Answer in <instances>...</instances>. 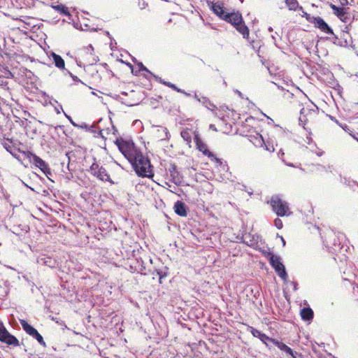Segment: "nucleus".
<instances>
[{
    "label": "nucleus",
    "mask_w": 358,
    "mask_h": 358,
    "mask_svg": "<svg viewBox=\"0 0 358 358\" xmlns=\"http://www.w3.org/2000/svg\"><path fill=\"white\" fill-rule=\"evenodd\" d=\"M115 143L119 150L131 164L138 176L149 178L154 176L149 159L143 155L133 142L117 139Z\"/></svg>",
    "instance_id": "1"
},
{
    "label": "nucleus",
    "mask_w": 358,
    "mask_h": 358,
    "mask_svg": "<svg viewBox=\"0 0 358 358\" xmlns=\"http://www.w3.org/2000/svg\"><path fill=\"white\" fill-rule=\"evenodd\" d=\"M207 4L210 9L213 11V13L215 15H216L220 19L223 20L227 22H228V21H230V19L231 17H236L235 19L233 18L234 20H238V15H234L236 13L235 11H226L224 8V3L221 0H208Z\"/></svg>",
    "instance_id": "2"
},
{
    "label": "nucleus",
    "mask_w": 358,
    "mask_h": 358,
    "mask_svg": "<svg viewBox=\"0 0 358 358\" xmlns=\"http://www.w3.org/2000/svg\"><path fill=\"white\" fill-rule=\"evenodd\" d=\"M269 203L278 216H287L292 213L289 211L288 203L282 200L278 195L273 196Z\"/></svg>",
    "instance_id": "3"
},
{
    "label": "nucleus",
    "mask_w": 358,
    "mask_h": 358,
    "mask_svg": "<svg viewBox=\"0 0 358 358\" xmlns=\"http://www.w3.org/2000/svg\"><path fill=\"white\" fill-rule=\"evenodd\" d=\"M22 153L29 159L30 162L33 163L49 178V176L52 175V173L48 164L44 160L30 151H24Z\"/></svg>",
    "instance_id": "4"
},
{
    "label": "nucleus",
    "mask_w": 358,
    "mask_h": 358,
    "mask_svg": "<svg viewBox=\"0 0 358 358\" xmlns=\"http://www.w3.org/2000/svg\"><path fill=\"white\" fill-rule=\"evenodd\" d=\"M305 15L306 19L312 24H314L315 27L319 29L321 31L329 34L331 36H334V33L333 29L329 27V25L320 17H310V15L305 13Z\"/></svg>",
    "instance_id": "5"
},
{
    "label": "nucleus",
    "mask_w": 358,
    "mask_h": 358,
    "mask_svg": "<svg viewBox=\"0 0 358 358\" xmlns=\"http://www.w3.org/2000/svg\"><path fill=\"white\" fill-rule=\"evenodd\" d=\"M305 15L306 19L312 24H314L315 27L319 29L321 31L329 34L331 36H334V33L333 29L329 27V25L320 17H310V15L305 13Z\"/></svg>",
    "instance_id": "6"
},
{
    "label": "nucleus",
    "mask_w": 358,
    "mask_h": 358,
    "mask_svg": "<svg viewBox=\"0 0 358 358\" xmlns=\"http://www.w3.org/2000/svg\"><path fill=\"white\" fill-rule=\"evenodd\" d=\"M234 15L239 17L237 18L238 20H234L233 18L235 19L236 17H231L228 22L231 24L243 35L244 38H248L249 36V29L244 22L241 14L237 11Z\"/></svg>",
    "instance_id": "7"
},
{
    "label": "nucleus",
    "mask_w": 358,
    "mask_h": 358,
    "mask_svg": "<svg viewBox=\"0 0 358 358\" xmlns=\"http://www.w3.org/2000/svg\"><path fill=\"white\" fill-rule=\"evenodd\" d=\"M271 266L274 268L278 275L283 280H285L287 278V273L284 264L280 261V257L278 255L271 257L269 261Z\"/></svg>",
    "instance_id": "8"
},
{
    "label": "nucleus",
    "mask_w": 358,
    "mask_h": 358,
    "mask_svg": "<svg viewBox=\"0 0 358 358\" xmlns=\"http://www.w3.org/2000/svg\"><path fill=\"white\" fill-rule=\"evenodd\" d=\"M80 55L87 65H93L99 61L98 57L94 55V48L92 45L83 48L80 50Z\"/></svg>",
    "instance_id": "9"
},
{
    "label": "nucleus",
    "mask_w": 358,
    "mask_h": 358,
    "mask_svg": "<svg viewBox=\"0 0 358 358\" xmlns=\"http://www.w3.org/2000/svg\"><path fill=\"white\" fill-rule=\"evenodd\" d=\"M341 236H336L334 233L329 235L328 238L326 240L327 247L329 248V252H336L341 249Z\"/></svg>",
    "instance_id": "10"
},
{
    "label": "nucleus",
    "mask_w": 358,
    "mask_h": 358,
    "mask_svg": "<svg viewBox=\"0 0 358 358\" xmlns=\"http://www.w3.org/2000/svg\"><path fill=\"white\" fill-rule=\"evenodd\" d=\"M0 341L10 345H19V341L17 338L11 335L2 324H0Z\"/></svg>",
    "instance_id": "11"
},
{
    "label": "nucleus",
    "mask_w": 358,
    "mask_h": 358,
    "mask_svg": "<svg viewBox=\"0 0 358 358\" xmlns=\"http://www.w3.org/2000/svg\"><path fill=\"white\" fill-rule=\"evenodd\" d=\"M330 8L332 9L334 14L342 22L347 23L350 21V15L345 11L343 7H338L333 3H330Z\"/></svg>",
    "instance_id": "12"
},
{
    "label": "nucleus",
    "mask_w": 358,
    "mask_h": 358,
    "mask_svg": "<svg viewBox=\"0 0 358 358\" xmlns=\"http://www.w3.org/2000/svg\"><path fill=\"white\" fill-rule=\"evenodd\" d=\"M194 142L196 143L197 149L203 152V155L208 156L210 158H214L217 162H219L220 159L216 158L213 152L208 150L206 144H205L198 134L194 135Z\"/></svg>",
    "instance_id": "13"
},
{
    "label": "nucleus",
    "mask_w": 358,
    "mask_h": 358,
    "mask_svg": "<svg viewBox=\"0 0 358 358\" xmlns=\"http://www.w3.org/2000/svg\"><path fill=\"white\" fill-rule=\"evenodd\" d=\"M169 171L173 182H174L176 185L180 184L182 182V176L180 172L178 171L177 166L175 164H170Z\"/></svg>",
    "instance_id": "14"
},
{
    "label": "nucleus",
    "mask_w": 358,
    "mask_h": 358,
    "mask_svg": "<svg viewBox=\"0 0 358 358\" xmlns=\"http://www.w3.org/2000/svg\"><path fill=\"white\" fill-rule=\"evenodd\" d=\"M243 241L246 245L250 247H256L259 241V236L257 234H252L250 233H245L243 235Z\"/></svg>",
    "instance_id": "15"
},
{
    "label": "nucleus",
    "mask_w": 358,
    "mask_h": 358,
    "mask_svg": "<svg viewBox=\"0 0 358 358\" xmlns=\"http://www.w3.org/2000/svg\"><path fill=\"white\" fill-rule=\"evenodd\" d=\"M37 263L41 265L46 266L49 268H55L57 265V262L55 259L48 256H41L37 258Z\"/></svg>",
    "instance_id": "16"
},
{
    "label": "nucleus",
    "mask_w": 358,
    "mask_h": 358,
    "mask_svg": "<svg viewBox=\"0 0 358 358\" xmlns=\"http://www.w3.org/2000/svg\"><path fill=\"white\" fill-rule=\"evenodd\" d=\"M250 141L257 148H263L264 145H266V142L263 138L262 136L259 134H256L255 135H250L249 136Z\"/></svg>",
    "instance_id": "17"
},
{
    "label": "nucleus",
    "mask_w": 358,
    "mask_h": 358,
    "mask_svg": "<svg viewBox=\"0 0 358 358\" xmlns=\"http://www.w3.org/2000/svg\"><path fill=\"white\" fill-rule=\"evenodd\" d=\"M157 128L156 137L161 141L167 140L170 137L169 132L167 128L162 126H153Z\"/></svg>",
    "instance_id": "18"
},
{
    "label": "nucleus",
    "mask_w": 358,
    "mask_h": 358,
    "mask_svg": "<svg viewBox=\"0 0 358 358\" xmlns=\"http://www.w3.org/2000/svg\"><path fill=\"white\" fill-rule=\"evenodd\" d=\"M273 343L280 350L291 355L293 358H296L295 355H296V352H294L292 349H291L289 346H287L284 343L279 341H273Z\"/></svg>",
    "instance_id": "19"
},
{
    "label": "nucleus",
    "mask_w": 358,
    "mask_h": 358,
    "mask_svg": "<svg viewBox=\"0 0 358 358\" xmlns=\"http://www.w3.org/2000/svg\"><path fill=\"white\" fill-rule=\"evenodd\" d=\"M175 213L181 217H185L187 215V208L184 202L181 201H177L174 203Z\"/></svg>",
    "instance_id": "20"
},
{
    "label": "nucleus",
    "mask_w": 358,
    "mask_h": 358,
    "mask_svg": "<svg viewBox=\"0 0 358 358\" xmlns=\"http://www.w3.org/2000/svg\"><path fill=\"white\" fill-rule=\"evenodd\" d=\"M20 323L23 329V330L28 334L29 335L33 336L38 331L34 327L29 324L24 320H20Z\"/></svg>",
    "instance_id": "21"
},
{
    "label": "nucleus",
    "mask_w": 358,
    "mask_h": 358,
    "mask_svg": "<svg viewBox=\"0 0 358 358\" xmlns=\"http://www.w3.org/2000/svg\"><path fill=\"white\" fill-rule=\"evenodd\" d=\"M51 7L61 15L67 16L69 19L71 18V15L65 5L60 3L57 5H51Z\"/></svg>",
    "instance_id": "22"
},
{
    "label": "nucleus",
    "mask_w": 358,
    "mask_h": 358,
    "mask_svg": "<svg viewBox=\"0 0 358 358\" xmlns=\"http://www.w3.org/2000/svg\"><path fill=\"white\" fill-rule=\"evenodd\" d=\"M313 311L309 307L303 308L301 310V317L305 321H310L313 318Z\"/></svg>",
    "instance_id": "23"
},
{
    "label": "nucleus",
    "mask_w": 358,
    "mask_h": 358,
    "mask_svg": "<svg viewBox=\"0 0 358 358\" xmlns=\"http://www.w3.org/2000/svg\"><path fill=\"white\" fill-rule=\"evenodd\" d=\"M250 333L254 337L259 338L263 343H266V341L269 340V337L265 334L262 333L258 329H256L252 327H250Z\"/></svg>",
    "instance_id": "24"
},
{
    "label": "nucleus",
    "mask_w": 358,
    "mask_h": 358,
    "mask_svg": "<svg viewBox=\"0 0 358 358\" xmlns=\"http://www.w3.org/2000/svg\"><path fill=\"white\" fill-rule=\"evenodd\" d=\"M94 176L102 181H108L110 183H113V182L110 180V176L108 174L106 169L103 166L101 169H99V171Z\"/></svg>",
    "instance_id": "25"
},
{
    "label": "nucleus",
    "mask_w": 358,
    "mask_h": 358,
    "mask_svg": "<svg viewBox=\"0 0 358 358\" xmlns=\"http://www.w3.org/2000/svg\"><path fill=\"white\" fill-rule=\"evenodd\" d=\"M52 57L53 59L55 65L57 68H59L60 69H64L65 62H64V60L62 59V57L60 55H59L55 52H52Z\"/></svg>",
    "instance_id": "26"
},
{
    "label": "nucleus",
    "mask_w": 358,
    "mask_h": 358,
    "mask_svg": "<svg viewBox=\"0 0 358 358\" xmlns=\"http://www.w3.org/2000/svg\"><path fill=\"white\" fill-rule=\"evenodd\" d=\"M286 6L291 10H296L297 9L302 10L303 7L299 6L297 0H285Z\"/></svg>",
    "instance_id": "27"
},
{
    "label": "nucleus",
    "mask_w": 358,
    "mask_h": 358,
    "mask_svg": "<svg viewBox=\"0 0 358 358\" xmlns=\"http://www.w3.org/2000/svg\"><path fill=\"white\" fill-rule=\"evenodd\" d=\"M11 142L6 143L5 142L3 145V148L10 152L15 158L18 159L17 152H20L19 149H16L13 145H10Z\"/></svg>",
    "instance_id": "28"
},
{
    "label": "nucleus",
    "mask_w": 358,
    "mask_h": 358,
    "mask_svg": "<svg viewBox=\"0 0 358 358\" xmlns=\"http://www.w3.org/2000/svg\"><path fill=\"white\" fill-rule=\"evenodd\" d=\"M155 78L156 80L159 81L160 83H162V84H163V85H166V86L173 89L175 91L176 90H178V87L176 85H174V84H173V83H171L170 82L164 81V80H162L161 78H159L158 76H155Z\"/></svg>",
    "instance_id": "29"
},
{
    "label": "nucleus",
    "mask_w": 358,
    "mask_h": 358,
    "mask_svg": "<svg viewBox=\"0 0 358 358\" xmlns=\"http://www.w3.org/2000/svg\"><path fill=\"white\" fill-rule=\"evenodd\" d=\"M201 103L208 109H210V107H213V108H216V106L207 97L201 96Z\"/></svg>",
    "instance_id": "30"
},
{
    "label": "nucleus",
    "mask_w": 358,
    "mask_h": 358,
    "mask_svg": "<svg viewBox=\"0 0 358 358\" xmlns=\"http://www.w3.org/2000/svg\"><path fill=\"white\" fill-rule=\"evenodd\" d=\"M101 167L102 166H99L96 162H94L90 168V171L94 176L96 174H97Z\"/></svg>",
    "instance_id": "31"
},
{
    "label": "nucleus",
    "mask_w": 358,
    "mask_h": 358,
    "mask_svg": "<svg viewBox=\"0 0 358 358\" xmlns=\"http://www.w3.org/2000/svg\"><path fill=\"white\" fill-rule=\"evenodd\" d=\"M78 127H80V128H82V129H85L87 131H90L92 133H96V125L95 124H92V125H88L85 123H83L81 125H78Z\"/></svg>",
    "instance_id": "32"
},
{
    "label": "nucleus",
    "mask_w": 358,
    "mask_h": 358,
    "mask_svg": "<svg viewBox=\"0 0 358 358\" xmlns=\"http://www.w3.org/2000/svg\"><path fill=\"white\" fill-rule=\"evenodd\" d=\"M137 264H138V268H136V271L141 274L145 275L146 273L144 272L145 271V266H144L143 262L142 260H137Z\"/></svg>",
    "instance_id": "33"
},
{
    "label": "nucleus",
    "mask_w": 358,
    "mask_h": 358,
    "mask_svg": "<svg viewBox=\"0 0 358 358\" xmlns=\"http://www.w3.org/2000/svg\"><path fill=\"white\" fill-rule=\"evenodd\" d=\"M180 134H181L182 138L185 141H187V143L191 142L192 138H191L190 133L188 131L183 130V131H181Z\"/></svg>",
    "instance_id": "34"
},
{
    "label": "nucleus",
    "mask_w": 358,
    "mask_h": 358,
    "mask_svg": "<svg viewBox=\"0 0 358 358\" xmlns=\"http://www.w3.org/2000/svg\"><path fill=\"white\" fill-rule=\"evenodd\" d=\"M33 338H36V341L41 344L43 346H45V341H43V336L38 333V331L36 332V334H34L33 336Z\"/></svg>",
    "instance_id": "35"
},
{
    "label": "nucleus",
    "mask_w": 358,
    "mask_h": 358,
    "mask_svg": "<svg viewBox=\"0 0 358 358\" xmlns=\"http://www.w3.org/2000/svg\"><path fill=\"white\" fill-rule=\"evenodd\" d=\"M305 112V108H302L300 111V117H299V122H300V124H305L306 121H307V119L306 118V116L303 115Z\"/></svg>",
    "instance_id": "36"
},
{
    "label": "nucleus",
    "mask_w": 358,
    "mask_h": 358,
    "mask_svg": "<svg viewBox=\"0 0 358 358\" xmlns=\"http://www.w3.org/2000/svg\"><path fill=\"white\" fill-rule=\"evenodd\" d=\"M157 275L159 276V283H162V280L166 277V273L162 270H156Z\"/></svg>",
    "instance_id": "37"
},
{
    "label": "nucleus",
    "mask_w": 358,
    "mask_h": 358,
    "mask_svg": "<svg viewBox=\"0 0 358 358\" xmlns=\"http://www.w3.org/2000/svg\"><path fill=\"white\" fill-rule=\"evenodd\" d=\"M262 253H263L264 256L268 260V262L271 259V257L275 255L272 252H270L268 250H263Z\"/></svg>",
    "instance_id": "38"
},
{
    "label": "nucleus",
    "mask_w": 358,
    "mask_h": 358,
    "mask_svg": "<svg viewBox=\"0 0 358 358\" xmlns=\"http://www.w3.org/2000/svg\"><path fill=\"white\" fill-rule=\"evenodd\" d=\"M138 66H139V69L140 71H146L148 73H149L151 76H152L153 77H155V76L153 75L141 62H139L138 64Z\"/></svg>",
    "instance_id": "39"
},
{
    "label": "nucleus",
    "mask_w": 358,
    "mask_h": 358,
    "mask_svg": "<svg viewBox=\"0 0 358 358\" xmlns=\"http://www.w3.org/2000/svg\"><path fill=\"white\" fill-rule=\"evenodd\" d=\"M263 147L265 148L266 150H267L270 152H274V150H275L273 145H270L268 143V142H266V145H264Z\"/></svg>",
    "instance_id": "40"
},
{
    "label": "nucleus",
    "mask_w": 358,
    "mask_h": 358,
    "mask_svg": "<svg viewBox=\"0 0 358 358\" xmlns=\"http://www.w3.org/2000/svg\"><path fill=\"white\" fill-rule=\"evenodd\" d=\"M274 224H275V226L278 229H280L282 228V222L280 219L279 218H276L274 220Z\"/></svg>",
    "instance_id": "41"
},
{
    "label": "nucleus",
    "mask_w": 358,
    "mask_h": 358,
    "mask_svg": "<svg viewBox=\"0 0 358 358\" xmlns=\"http://www.w3.org/2000/svg\"><path fill=\"white\" fill-rule=\"evenodd\" d=\"M3 77L6 78H13L14 76L10 71H9L8 69H6L4 71Z\"/></svg>",
    "instance_id": "42"
},
{
    "label": "nucleus",
    "mask_w": 358,
    "mask_h": 358,
    "mask_svg": "<svg viewBox=\"0 0 358 358\" xmlns=\"http://www.w3.org/2000/svg\"><path fill=\"white\" fill-rule=\"evenodd\" d=\"M68 73L69 74V76L72 78V79L74 81L82 83V81L77 76H76L73 74H72L70 71H68Z\"/></svg>",
    "instance_id": "43"
},
{
    "label": "nucleus",
    "mask_w": 358,
    "mask_h": 358,
    "mask_svg": "<svg viewBox=\"0 0 358 358\" xmlns=\"http://www.w3.org/2000/svg\"><path fill=\"white\" fill-rule=\"evenodd\" d=\"M66 116V117L69 120V121L71 122V123L74 126V127H78V124H76L74 122H73V120L71 119V117L67 115H65Z\"/></svg>",
    "instance_id": "44"
},
{
    "label": "nucleus",
    "mask_w": 358,
    "mask_h": 358,
    "mask_svg": "<svg viewBox=\"0 0 358 358\" xmlns=\"http://www.w3.org/2000/svg\"><path fill=\"white\" fill-rule=\"evenodd\" d=\"M147 5V3H145V1H143L142 3H139V6L141 10L144 9Z\"/></svg>",
    "instance_id": "45"
},
{
    "label": "nucleus",
    "mask_w": 358,
    "mask_h": 358,
    "mask_svg": "<svg viewBox=\"0 0 358 358\" xmlns=\"http://www.w3.org/2000/svg\"><path fill=\"white\" fill-rule=\"evenodd\" d=\"M334 41H332L334 44L338 45L337 41L338 39V36L334 34Z\"/></svg>",
    "instance_id": "46"
},
{
    "label": "nucleus",
    "mask_w": 358,
    "mask_h": 358,
    "mask_svg": "<svg viewBox=\"0 0 358 358\" xmlns=\"http://www.w3.org/2000/svg\"><path fill=\"white\" fill-rule=\"evenodd\" d=\"M194 97L199 101V102H201V96L200 97L197 94H194Z\"/></svg>",
    "instance_id": "47"
},
{
    "label": "nucleus",
    "mask_w": 358,
    "mask_h": 358,
    "mask_svg": "<svg viewBox=\"0 0 358 358\" xmlns=\"http://www.w3.org/2000/svg\"><path fill=\"white\" fill-rule=\"evenodd\" d=\"M103 129H100L99 130V132H98V136H101V138H104V136L103 135Z\"/></svg>",
    "instance_id": "48"
},
{
    "label": "nucleus",
    "mask_w": 358,
    "mask_h": 358,
    "mask_svg": "<svg viewBox=\"0 0 358 358\" xmlns=\"http://www.w3.org/2000/svg\"><path fill=\"white\" fill-rule=\"evenodd\" d=\"M317 167H318V168H317V169H318V170H320V169L322 170H322H324V171H327V169H326V167H325V166H324L317 165Z\"/></svg>",
    "instance_id": "49"
},
{
    "label": "nucleus",
    "mask_w": 358,
    "mask_h": 358,
    "mask_svg": "<svg viewBox=\"0 0 358 358\" xmlns=\"http://www.w3.org/2000/svg\"><path fill=\"white\" fill-rule=\"evenodd\" d=\"M280 239H281V241L282 243V245L285 246V240L284 239V238L282 236H280Z\"/></svg>",
    "instance_id": "50"
},
{
    "label": "nucleus",
    "mask_w": 358,
    "mask_h": 358,
    "mask_svg": "<svg viewBox=\"0 0 358 358\" xmlns=\"http://www.w3.org/2000/svg\"><path fill=\"white\" fill-rule=\"evenodd\" d=\"M112 130L113 131V134H115L116 132H117V130L115 129V127L113 125L112 126Z\"/></svg>",
    "instance_id": "51"
},
{
    "label": "nucleus",
    "mask_w": 358,
    "mask_h": 358,
    "mask_svg": "<svg viewBox=\"0 0 358 358\" xmlns=\"http://www.w3.org/2000/svg\"><path fill=\"white\" fill-rule=\"evenodd\" d=\"M176 92H180V93H182V94H183V92H184V90H183L180 89V88H178V90H176Z\"/></svg>",
    "instance_id": "52"
},
{
    "label": "nucleus",
    "mask_w": 358,
    "mask_h": 358,
    "mask_svg": "<svg viewBox=\"0 0 358 358\" xmlns=\"http://www.w3.org/2000/svg\"><path fill=\"white\" fill-rule=\"evenodd\" d=\"M236 92L238 94V95L239 96H241V97H242V96H243L242 93H241L240 91H238V90H236Z\"/></svg>",
    "instance_id": "53"
},
{
    "label": "nucleus",
    "mask_w": 358,
    "mask_h": 358,
    "mask_svg": "<svg viewBox=\"0 0 358 358\" xmlns=\"http://www.w3.org/2000/svg\"><path fill=\"white\" fill-rule=\"evenodd\" d=\"M210 128L211 129L215 130V131H216V130H217L216 127H215L213 124H210Z\"/></svg>",
    "instance_id": "54"
},
{
    "label": "nucleus",
    "mask_w": 358,
    "mask_h": 358,
    "mask_svg": "<svg viewBox=\"0 0 358 358\" xmlns=\"http://www.w3.org/2000/svg\"><path fill=\"white\" fill-rule=\"evenodd\" d=\"M323 153H324L323 152H317V155L320 157L323 155Z\"/></svg>",
    "instance_id": "55"
},
{
    "label": "nucleus",
    "mask_w": 358,
    "mask_h": 358,
    "mask_svg": "<svg viewBox=\"0 0 358 358\" xmlns=\"http://www.w3.org/2000/svg\"><path fill=\"white\" fill-rule=\"evenodd\" d=\"M183 94H184L185 96H190V94H189V93L186 92L185 91H184Z\"/></svg>",
    "instance_id": "56"
},
{
    "label": "nucleus",
    "mask_w": 358,
    "mask_h": 358,
    "mask_svg": "<svg viewBox=\"0 0 358 358\" xmlns=\"http://www.w3.org/2000/svg\"><path fill=\"white\" fill-rule=\"evenodd\" d=\"M294 285V289L296 290V286H297V284L294 282H292Z\"/></svg>",
    "instance_id": "57"
},
{
    "label": "nucleus",
    "mask_w": 358,
    "mask_h": 358,
    "mask_svg": "<svg viewBox=\"0 0 358 358\" xmlns=\"http://www.w3.org/2000/svg\"><path fill=\"white\" fill-rule=\"evenodd\" d=\"M268 31L269 32H272L273 31V28L271 27H268Z\"/></svg>",
    "instance_id": "58"
},
{
    "label": "nucleus",
    "mask_w": 358,
    "mask_h": 358,
    "mask_svg": "<svg viewBox=\"0 0 358 358\" xmlns=\"http://www.w3.org/2000/svg\"><path fill=\"white\" fill-rule=\"evenodd\" d=\"M271 38L272 39L275 41V36L274 35H271Z\"/></svg>",
    "instance_id": "59"
},
{
    "label": "nucleus",
    "mask_w": 358,
    "mask_h": 358,
    "mask_svg": "<svg viewBox=\"0 0 358 358\" xmlns=\"http://www.w3.org/2000/svg\"><path fill=\"white\" fill-rule=\"evenodd\" d=\"M343 129H345L346 128H348V126L347 125H345V127H342Z\"/></svg>",
    "instance_id": "60"
},
{
    "label": "nucleus",
    "mask_w": 358,
    "mask_h": 358,
    "mask_svg": "<svg viewBox=\"0 0 358 358\" xmlns=\"http://www.w3.org/2000/svg\"><path fill=\"white\" fill-rule=\"evenodd\" d=\"M0 358H3V355L1 352H0Z\"/></svg>",
    "instance_id": "61"
},
{
    "label": "nucleus",
    "mask_w": 358,
    "mask_h": 358,
    "mask_svg": "<svg viewBox=\"0 0 358 358\" xmlns=\"http://www.w3.org/2000/svg\"><path fill=\"white\" fill-rule=\"evenodd\" d=\"M56 110H57V113H59V109H56Z\"/></svg>",
    "instance_id": "62"
},
{
    "label": "nucleus",
    "mask_w": 358,
    "mask_h": 358,
    "mask_svg": "<svg viewBox=\"0 0 358 358\" xmlns=\"http://www.w3.org/2000/svg\"><path fill=\"white\" fill-rule=\"evenodd\" d=\"M77 63H78V65L79 66H81V64H80V63H78V62H77Z\"/></svg>",
    "instance_id": "63"
},
{
    "label": "nucleus",
    "mask_w": 358,
    "mask_h": 358,
    "mask_svg": "<svg viewBox=\"0 0 358 358\" xmlns=\"http://www.w3.org/2000/svg\"><path fill=\"white\" fill-rule=\"evenodd\" d=\"M357 141H358V139H357Z\"/></svg>",
    "instance_id": "64"
}]
</instances>
